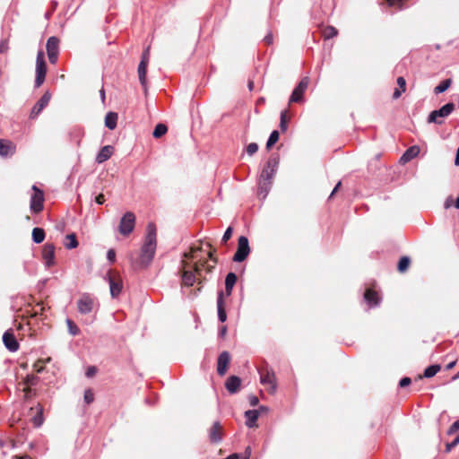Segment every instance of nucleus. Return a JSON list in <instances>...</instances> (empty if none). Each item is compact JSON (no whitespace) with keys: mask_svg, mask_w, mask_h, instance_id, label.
<instances>
[{"mask_svg":"<svg viewBox=\"0 0 459 459\" xmlns=\"http://www.w3.org/2000/svg\"><path fill=\"white\" fill-rule=\"evenodd\" d=\"M214 268V264H208L207 260L199 259L195 263H191L186 259H182L181 266L179 269V275L181 277V285L183 287H192L195 282L199 285L195 292L201 291L203 283L206 281V277L203 275V271L210 273Z\"/></svg>","mask_w":459,"mask_h":459,"instance_id":"1","label":"nucleus"},{"mask_svg":"<svg viewBox=\"0 0 459 459\" xmlns=\"http://www.w3.org/2000/svg\"><path fill=\"white\" fill-rule=\"evenodd\" d=\"M157 247V228L153 222L147 225V234L138 257L132 258V266L136 269L147 268L153 260Z\"/></svg>","mask_w":459,"mask_h":459,"instance_id":"2","label":"nucleus"},{"mask_svg":"<svg viewBox=\"0 0 459 459\" xmlns=\"http://www.w3.org/2000/svg\"><path fill=\"white\" fill-rule=\"evenodd\" d=\"M279 160L278 158L275 156H271L266 163V166L264 168V169L261 172V181H260V187L259 195L264 193V197L266 195L268 189L267 186L270 185V181L273 178L276 169L278 167Z\"/></svg>","mask_w":459,"mask_h":459,"instance_id":"3","label":"nucleus"},{"mask_svg":"<svg viewBox=\"0 0 459 459\" xmlns=\"http://www.w3.org/2000/svg\"><path fill=\"white\" fill-rule=\"evenodd\" d=\"M136 218L134 212H126L119 221L117 230L123 237H128L134 230Z\"/></svg>","mask_w":459,"mask_h":459,"instance_id":"4","label":"nucleus"},{"mask_svg":"<svg viewBox=\"0 0 459 459\" xmlns=\"http://www.w3.org/2000/svg\"><path fill=\"white\" fill-rule=\"evenodd\" d=\"M309 82H310V79L307 76H305L300 80V82L295 87V89L293 90V91L290 97V100H289L290 105L292 103L303 102V100H304L303 95H304L305 91L307 90Z\"/></svg>","mask_w":459,"mask_h":459,"instance_id":"5","label":"nucleus"},{"mask_svg":"<svg viewBox=\"0 0 459 459\" xmlns=\"http://www.w3.org/2000/svg\"><path fill=\"white\" fill-rule=\"evenodd\" d=\"M455 109V106L454 103L449 102L441 107L437 110H433L430 112L428 117L429 123H435L437 125H441L443 123L442 120H439L438 117H448L454 110Z\"/></svg>","mask_w":459,"mask_h":459,"instance_id":"6","label":"nucleus"},{"mask_svg":"<svg viewBox=\"0 0 459 459\" xmlns=\"http://www.w3.org/2000/svg\"><path fill=\"white\" fill-rule=\"evenodd\" d=\"M47 74V64L44 59V53L39 51L37 55L36 60V79H35V87H40L46 78Z\"/></svg>","mask_w":459,"mask_h":459,"instance_id":"7","label":"nucleus"},{"mask_svg":"<svg viewBox=\"0 0 459 459\" xmlns=\"http://www.w3.org/2000/svg\"><path fill=\"white\" fill-rule=\"evenodd\" d=\"M96 300L90 294H82L77 300V309L82 315L90 314L93 311Z\"/></svg>","mask_w":459,"mask_h":459,"instance_id":"8","label":"nucleus"},{"mask_svg":"<svg viewBox=\"0 0 459 459\" xmlns=\"http://www.w3.org/2000/svg\"><path fill=\"white\" fill-rule=\"evenodd\" d=\"M250 253L248 239L245 236H240L238 240V248L233 256L234 262H243Z\"/></svg>","mask_w":459,"mask_h":459,"instance_id":"9","label":"nucleus"},{"mask_svg":"<svg viewBox=\"0 0 459 459\" xmlns=\"http://www.w3.org/2000/svg\"><path fill=\"white\" fill-rule=\"evenodd\" d=\"M260 381L264 385H268V392L274 394L276 391V377L273 369L264 368L260 371Z\"/></svg>","mask_w":459,"mask_h":459,"instance_id":"10","label":"nucleus"},{"mask_svg":"<svg viewBox=\"0 0 459 459\" xmlns=\"http://www.w3.org/2000/svg\"><path fill=\"white\" fill-rule=\"evenodd\" d=\"M59 39L55 36L50 37L47 41L46 48L50 64L54 65L57 61L59 53Z\"/></svg>","mask_w":459,"mask_h":459,"instance_id":"11","label":"nucleus"},{"mask_svg":"<svg viewBox=\"0 0 459 459\" xmlns=\"http://www.w3.org/2000/svg\"><path fill=\"white\" fill-rule=\"evenodd\" d=\"M32 190L34 193L30 199V209L34 213H39L44 208V193L36 186H32Z\"/></svg>","mask_w":459,"mask_h":459,"instance_id":"12","label":"nucleus"},{"mask_svg":"<svg viewBox=\"0 0 459 459\" xmlns=\"http://www.w3.org/2000/svg\"><path fill=\"white\" fill-rule=\"evenodd\" d=\"M108 282L111 296L113 298L117 297L123 289V283L122 280L120 279V276L114 271H109Z\"/></svg>","mask_w":459,"mask_h":459,"instance_id":"13","label":"nucleus"},{"mask_svg":"<svg viewBox=\"0 0 459 459\" xmlns=\"http://www.w3.org/2000/svg\"><path fill=\"white\" fill-rule=\"evenodd\" d=\"M209 440L212 443H220L224 436L223 427L220 421H214L208 429Z\"/></svg>","mask_w":459,"mask_h":459,"instance_id":"14","label":"nucleus"},{"mask_svg":"<svg viewBox=\"0 0 459 459\" xmlns=\"http://www.w3.org/2000/svg\"><path fill=\"white\" fill-rule=\"evenodd\" d=\"M42 259L47 267H52L55 264V245L46 243L42 249Z\"/></svg>","mask_w":459,"mask_h":459,"instance_id":"15","label":"nucleus"},{"mask_svg":"<svg viewBox=\"0 0 459 459\" xmlns=\"http://www.w3.org/2000/svg\"><path fill=\"white\" fill-rule=\"evenodd\" d=\"M3 342L7 350L10 351H16L19 350V342H17L13 329L7 330L3 335Z\"/></svg>","mask_w":459,"mask_h":459,"instance_id":"16","label":"nucleus"},{"mask_svg":"<svg viewBox=\"0 0 459 459\" xmlns=\"http://www.w3.org/2000/svg\"><path fill=\"white\" fill-rule=\"evenodd\" d=\"M230 361V355L228 351H222L217 359V373L220 376H224L228 370Z\"/></svg>","mask_w":459,"mask_h":459,"instance_id":"17","label":"nucleus"},{"mask_svg":"<svg viewBox=\"0 0 459 459\" xmlns=\"http://www.w3.org/2000/svg\"><path fill=\"white\" fill-rule=\"evenodd\" d=\"M50 99H51V93L49 91H46L42 95V97L38 100V102L34 105V107L32 108L30 117H37L44 109V108L48 104Z\"/></svg>","mask_w":459,"mask_h":459,"instance_id":"18","label":"nucleus"},{"mask_svg":"<svg viewBox=\"0 0 459 459\" xmlns=\"http://www.w3.org/2000/svg\"><path fill=\"white\" fill-rule=\"evenodd\" d=\"M364 299L369 307H377L380 303V297L374 289L368 288L364 292Z\"/></svg>","mask_w":459,"mask_h":459,"instance_id":"19","label":"nucleus"},{"mask_svg":"<svg viewBox=\"0 0 459 459\" xmlns=\"http://www.w3.org/2000/svg\"><path fill=\"white\" fill-rule=\"evenodd\" d=\"M15 145L9 140L0 139V156L7 157L15 152Z\"/></svg>","mask_w":459,"mask_h":459,"instance_id":"20","label":"nucleus"},{"mask_svg":"<svg viewBox=\"0 0 459 459\" xmlns=\"http://www.w3.org/2000/svg\"><path fill=\"white\" fill-rule=\"evenodd\" d=\"M147 66H148V64H145V61H141L138 65V69H137L138 78H139L141 85L143 88L145 94H147V79H146Z\"/></svg>","mask_w":459,"mask_h":459,"instance_id":"21","label":"nucleus"},{"mask_svg":"<svg viewBox=\"0 0 459 459\" xmlns=\"http://www.w3.org/2000/svg\"><path fill=\"white\" fill-rule=\"evenodd\" d=\"M217 310H218V318H219V320L221 322H225L227 320V314H226V310H225L224 293H223V291H220L218 293Z\"/></svg>","mask_w":459,"mask_h":459,"instance_id":"22","label":"nucleus"},{"mask_svg":"<svg viewBox=\"0 0 459 459\" xmlns=\"http://www.w3.org/2000/svg\"><path fill=\"white\" fill-rule=\"evenodd\" d=\"M241 385V379L237 376H230L226 383L225 387L230 394L237 393Z\"/></svg>","mask_w":459,"mask_h":459,"instance_id":"23","label":"nucleus"},{"mask_svg":"<svg viewBox=\"0 0 459 459\" xmlns=\"http://www.w3.org/2000/svg\"><path fill=\"white\" fill-rule=\"evenodd\" d=\"M114 153V147L111 145H106L100 149L96 161L98 163H103L108 160Z\"/></svg>","mask_w":459,"mask_h":459,"instance_id":"24","label":"nucleus"},{"mask_svg":"<svg viewBox=\"0 0 459 459\" xmlns=\"http://www.w3.org/2000/svg\"><path fill=\"white\" fill-rule=\"evenodd\" d=\"M246 417V425L248 428H253L256 426V420L259 417L258 410H249L245 412Z\"/></svg>","mask_w":459,"mask_h":459,"instance_id":"25","label":"nucleus"},{"mask_svg":"<svg viewBox=\"0 0 459 459\" xmlns=\"http://www.w3.org/2000/svg\"><path fill=\"white\" fill-rule=\"evenodd\" d=\"M237 275L234 273H229L225 279V293L227 296H230L234 285L237 282Z\"/></svg>","mask_w":459,"mask_h":459,"instance_id":"26","label":"nucleus"},{"mask_svg":"<svg viewBox=\"0 0 459 459\" xmlns=\"http://www.w3.org/2000/svg\"><path fill=\"white\" fill-rule=\"evenodd\" d=\"M420 153V147L417 145H412L406 150L403 155L401 158V160L403 162H408L411 159L417 157Z\"/></svg>","mask_w":459,"mask_h":459,"instance_id":"27","label":"nucleus"},{"mask_svg":"<svg viewBox=\"0 0 459 459\" xmlns=\"http://www.w3.org/2000/svg\"><path fill=\"white\" fill-rule=\"evenodd\" d=\"M398 87L394 89L393 93V99L397 100L401 97L402 93L406 91V81L403 76L397 78Z\"/></svg>","mask_w":459,"mask_h":459,"instance_id":"28","label":"nucleus"},{"mask_svg":"<svg viewBox=\"0 0 459 459\" xmlns=\"http://www.w3.org/2000/svg\"><path fill=\"white\" fill-rule=\"evenodd\" d=\"M117 117L116 112H108L105 117V126L108 129L114 130L117 127Z\"/></svg>","mask_w":459,"mask_h":459,"instance_id":"29","label":"nucleus"},{"mask_svg":"<svg viewBox=\"0 0 459 459\" xmlns=\"http://www.w3.org/2000/svg\"><path fill=\"white\" fill-rule=\"evenodd\" d=\"M31 421L34 427L39 428L43 424V407L40 404H38V411L35 416L31 419Z\"/></svg>","mask_w":459,"mask_h":459,"instance_id":"30","label":"nucleus"},{"mask_svg":"<svg viewBox=\"0 0 459 459\" xmlns=\"http://www.w3.org/2000/svg\"><path fill=\"white\" fill-rule=\"evenodd\" d=\"M31 235L33 241L37 244L42 243L46 236L44 230L41 228H34Z\"/></svg>","mask_w":459,"mask_h":459,"instance_id":"31","label":"nucleus"},{"mask_svg":"<svg viewBox=\"0 0 459 459\" xmlns=\"http://www.w3.org/2000/svg\"><path fill=\"white\" fill-rule=\"evenodd\" d=\"M338 35V30L333 26H326L322 30V36L325 39H330Z\"/></svg>","mask_w":459,"mask_h":459,"instance_id":"32","label":"nucleus"},{"mask_svg":"<svg viewBox=\"0 0 459 459\" xmlns=\"http://www.w3.org/2000/svg\"><path fill=\"white\" fill-rule=\"evenodd\" d=\"M65 239L67 240L66 242H65V247L67 248V249H74V248H76L79 245L78 241H77V238H76V235L74 233H71V234H68L66 237H65Z\"/></svg>","mask_w":459,"mask_h":459,"instance_id":"33","label":"nucleus"},{"mask_svg":"<svg viewBox=\"0 0 459 459\" xmlns=\"http://www.w3.org/2000/svg\"><path fill=\"white\" fill-rule=\"evenodd\" d=\"M452 84V79L448 78L442 81L437 86L434 88V92L436 94L442 93L446 91Z\"/></svg>","mask_w":459,"mask_h":459,"instance_id":"34","label":"nucleus"},{"mask_svg":"<svg viewBox=\"0 0 459 459\" xmlns=\"http://www.w3.org/2000/svg\"><path fill=\"white\" fill-rule=\"evenodd\" d=\"M290 119V115L288 110H283L281 113L280 128L281 132H285L288 128V121Z\"/></svg>","mask_w":459,"mask_h":459,"instance_id":"35","label":"nucleus"},{"mask_svg":"<svg viewBox=\"0 0 459 459\" xmlns=\"http://www.w3.org/2000/svg\"><path fill=\"white\" fill-rule=\"evenodd\" d=\"M411 264V259L408 256H403L398 262L397 270L400 273H405Z\"/></svg>","mask_w":459,"mask_h":459,"instance_id":"36","label":"nucleus"},{"mask_svg":"<svg viewBox=\"0 0 459 459\" xmlns=\"http://www.w3.org/2000/svg\"><path fill=\"white\" fill-rule=\"evenodd\" d=\"M441 369V367L440 365H431V366H429L425 370H424V373H423V377H427V378H429V377H434L437 372H439Z\"/></svg>","mask_w":459,"mask_h":459,"instance_id":"37","label":"nucleus"},{"mask_svg":"<svg viewBox=\"0 0 459 459\" xmlns=\"http://www.w3.org/2000/svg\"><path fill=\"white\" fill-rule=\"evenodd\" d=\"M168 132V126L165 124H158L152 133L154 138H160Z\"/></svg>","mask_w":459,"mask_h":459,"instance_id":"38","label":"nucleus"},{"mask_svg":"<svg viewBox=\"0 0 459 459\" xmlns=\"http://www.w3.org/2000/svg\"><path fill=\"white\" fill-rule=\"evenodd\" d=\"M39 381V377L35 375H28L21 384H23L25 386H35L38 385Z\"/></svg>","mask_w":459,"mask_h":459,"instance_id":"39","label":"nucleus"},{"mask_svg":"<svg viewBox=\"0 0 459 459\" xmlns=\"http://www.w3.org/2000/svg\"><path fill=\"white\" fill-rule=\"evenodd\" d=\"M279 132L277 130H274L271 133L269 139L266 143V149L270 150L279 140Z\"/></svg>","mask_w":459,"mask_h":459,"instance_id":"40","label":"nucleus"},{"mask_svg":"<svg viewBox=\"0 0 459 459\" xmlns=\"http://www.w3.org/2000/svg\"><path fill=\"white\" fill-rule=\"evenodd\" d=\"M202 251V247H192L190 251L183 254V259L193 260L196 258V253Z\"/></svg>","mask_w":459,"mask_h":459,"instance_id":"41","label":"nucleus"},{"mask_svg":"<svg viewBox=\"0 0 459 459\" xmlns=\"http://www.w3.org/2000/svg\"><path fill=\"white\" fill-rule=\"evenodd\" d=\"M66 325H67L68 331L72 335L75 336L80 333V329L78 328V326L75 325V323L73 320L67 318Z\"/></svg>","mask_w":459,"mask_h":459,"instance_id":"42","label":"nucleus"},{"mask_svg":"<svg viewBox=\"0 0 459 459\" xmlns=\"http://www.w3.org/2000/svg\"><path fill=\"white\" fill-rule=\"evenodd\" d=\"M22 392L24 393V399L26 400L30 399L31 397H35L37 395L36 390L30 386L24 385Z\"/></svg>","mask_w":459,"mask_h":459,"instance_id":"43","label":"nucleus"},{"mask_svg":"<svg viewBox=\"0 0 459 459\" xmlns=\"http://www.w3.org/2000/svg\"><path fill=\"white\" fill-rule=\"evenodd\" d=\"M389 6L395 7L398 10L403 8V4L407 0H385Z\"/></svg>","mask_w":459,"mask_h":459,"instance_id":"44","label":"nucleus"},{"mask_svg":"<svg viewBox=\"0 0 459 459\" xmlns=\"http://www.w3.org/2000/svg\"><path fill=\"white\" fill-rule=\"evenodd\" d=\"M83 399L87 404H91L94 401V394L91 389H86L84 391Z\"/></svg>","mask_w":459,"mask_h":459,"instance_id":"45","label":"nucleus"},{"mask_svg":"<svg viewBox=\"0 0 459 459\" xmlns=\"http://www.w3.org/2000/svg\"><path fill=\"white\" fill-rule=\"evenodd\" d=\"M248 155H253L258 151V145L255 143H251L247 146L246 149Z\"/></svg>","mask_w":459,"mask_h":459,"instance_id":"46","label":"nucleus"},{"mask_svg":"<svg viewBox=\"0 0 459 459\" xmlns=\"http://www.w3.org/2000/svg\"><path fill=\"white\" fill-rule=\"evenodd\" d=\"M233 232V229L231 227H229L226 231L224 232V235L221 238V243L226 244L228 240L231 238Z\"/></svg>","mask_w":459,"mask_h":459,"instance_id":"47","label":"nucleus"},{"mask_svg":"<svg viewBox=\"0 0 459 459\" xmlns=\"http://www.w3.org/2000/svg\"><path fill=\"white\" fill-rule=\"evenodd\" d=\"M44 363L45 361L42 360V359H39L38 361H36L33 365V368L34 370L37 372V373H40L43 371L44 369Z\"/></svg>","mask_w":459,"mask_h":459,"instance_id":"48","label":"nucleus"},{"mask_svg":"<svg viewBox=\"0 0 459 459\" xmlns=\"http://www.w3.org/2000/svg\"><path fill=\"white\" fill-rule=\"evenodd\" d=\"M9 50V45L7 39H3L0 42V54L7 53Z\"/></svg>","mask_w":459,"mask_h":459,"instance_id":"49","label":"nucleus"},{"mask_svg":"<svg viewBox=\"0 0 459 459\" xmlns=\"http://www.w3.org/2000/svg\"><path fill=\"white\" fill-rule=\"evenodd\" d=\"M457 430H459V420L455 421L449 428V429L447 430V434L448 435H452L454 434L455 432H456Z\"/></svg>","mask_w":459,"mask_h":459,"instance_id":"50","label":"nucleus"},{"mask_svg":"<svg viewBox=\"0 0 459 459\" xmlns=\"http://www.w3.org/2000/svg\"><path fill=\"white\" fill-rule=\"evenodd\" d=\"M107 258H108V260L111 264L115 263V261H116V252H115V250H114V249H112V248H111V249H109V250L108 251V253H107Z\"/></svg>","mask_w":459,"mask_h":459,"instance_id":"51","label":"nucleus"},{"mask_svg":"<svg viewBox=\"0 0 459 459\" xmlns=\"http://www.w3.org/2000/svg\"><path fill=\"white\" fill-rule=\"evenodd\" d=\"M96 373H97L96 367L91 366L87 368L85 375L87 377H92L96 375Z\"/></svg>","mask_w":459,"mask_h":459,"instance_id":"52","label":"nucleus"},{"mask_svg":"<svg viewBox=\"0 0 459 459\" xmlns=\"http://www.w3.org/2000/svg\"><path fill=\"white\" fill-rule=\"evenodd\" d=\"M411 383V379L408 377H403L401 380H400V383H399V385L401 387H406L408 386Z\"/></svg>","mask_w":459,"mask_h":459,"instance_id":"53","label":"nucleus"},{"mask_svg":"<svg viewBox=\"0 0 459 459\" xmlns=\"http://www.w3.org/2000/svg\"><path fill=\"white\" fill-rule=\"evenodd\" d=\"M38 307H39V310H34L30 316L34 317V316H42L43 315V311L45 310L44 307H42L41 305L38 304L37 305Z\"/></svg>","mask_w":459,"mask_h":459,"instance_id":"54","label":"nucleus"},{"mask_svg":"<svg viewBox=\"0 0 459 459\" xmlns=\"http://www.w3.org/2000/svg\"><path fill=\"white\" fill-rule=\"evenodd\" d=\"M149 50H150V48L148 47L143 53L142 55V60L141 61H145V64H148L149 63Z\"/></svg>","mask_w":459,"mask_h":459,"instance_id":"55","label":"nucleus"},{"mask_svg":"<svg viewBox=\"0 0 459 459\" xmlns=\"http://www.w3.org/2000/svg\"><path fill=\"white\" fill-rule=\"evenodd\" d=\"M95 201L98 204H103L106 201L105 199V196L103 194H99L96 198H95Z\"/></svg>","mask_w":459,"mask_h":459,"instance_id":"56","label":"nucleus"},{"mask_svg":"<svg viewBox=\"0 0 459 459\" xmlns=\"http://www.w3.org/2000/svg\"><path fill=\"white\" fill-rule=\"evenodd\" d=\"M216 252L215 248H212V250L208 253V257L213 261L214 264H217V258L214 256Z\"/></svg>","mask_w":459,"mask_h":459,"instance_id":"57","label":"nucleus"},{"mask_svg":"<svg viewBox=\"0 0 459 459\" xmlns=\"http://www.w3.org/2000/svg\"><path fill=\"white\" fill-rule=\"evenodd\" d=\"M249 403H250L251 406H256L258 404V403H259V400H258V398L256 396L251 395L249 397Z\"/></svg>","mask_w":459,"mask_h":459,"instance_id":"58","label":"nucleus"},{"mask_svg":"<svg viewBox=\"0 0 459 459\" xmlns=\"http://www.w3.org/2000/svg\"><path fill=\"white\" fill-rule=\"evenodd\" d=\"M227 334V326L226 325H223L221 326V328L220 329V332H219V336L221 338H225Z\"/></svg>","mask_w":459,"mask_h":459,"instance_id":"59","label":"nucleus"},{"mask_svg":"<svg viewBox=\"0 0 459 459\" xmlns=\"http://www.w3.org/2000/svg\"><path fill=\"white\" fill-rule=\"evenodd\" d=\"M250 455H251V448L249 446H247L246 448L244 455H243V457L241 459H249Z\"/></svg>","mask_w":459,"mask_h":459,"instance_id":"60","label":"nucleus"},{"mask_svg":"<svg viewBox=\"0 0 459 459\" xmlns=\"http://www.w3.org/2000/svg\"><path fill=\"white\" fill-rule=\"evenodd\" d=\"M264 40L267 45H271L273 43V35L269 33L264 37Z\"/></svg>","mask_w":459,"mask_h":459,"instance_id":"61","label":"nucleus"},{"mask_svg":"<svg viewBox=\"0 0 459 459\" xmlns=\"http://www.w3.org/2000/svg\"><path fill=\"white\" fill-rule=\"evenodd\" d=\"M341 185H342V182H341V181H339V182L337 183V185L335 186V187L333 188V190L332 191V193H331V195H330L329 198H332V197L335 195V193L339 190V188H340Z\"/></svg>","mask_w":459,"mask_h":459,"instance_id":"62","label":"nucleus"},{"mask_svg":"<svg viewBox=\"0 0 459 459\" xmlns=\"http://www.w3.org/2000/svg\"><path fill=\"white\" fill-rule=\"evenodd\" d=\"M454 447H455V446L451 442L447 443L446 445V452L449 453Z\"/></svg>","mask_w":459,"mask_h":459,"instance_id":"63","label":"nucleus"},{"mask_svg":"<svg viewBox=\"0 0 459 459\" xmlns=\"http://www.w3.org/2000/svg\"><path fill=\"white\" fill-rule=\"evenodd\" d=\"M455 164L456 166H459V146H458V149L456 151V156H455Z\"/></svg>","mask_w":459,"mask_h":459,"instance_id":"64","label":"nucleus"}]
</instances>
